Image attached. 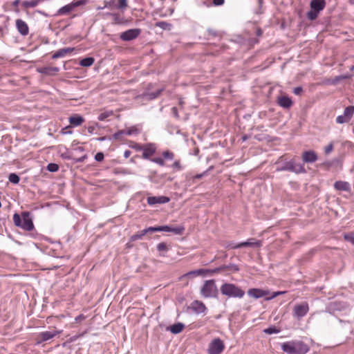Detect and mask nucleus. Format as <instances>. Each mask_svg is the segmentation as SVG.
I'll list each match as a JSON object with an SVG mask.
<instances>
[{"label": "nucleus", "mask_w": 354, "mask_h": 354, "mask_svg": "<svg viewBox=\"0 0 354 354\" xmlns=\"http://www.w3.org/2000/svg\"><path fill=\"white\" fill-rule=\"evenodd\" d=\"M354 114V106H349L345 108L344 115L349 120H351Z\"/></svg>", "instance_id": "obj_29"}, {"label": "nucleus", "mask_w": 354, "mask_h": 354, "mask_svg": "<svg viewBox=\"0 0 354 354\" xmlns=\"http://www.w3.org/2000/svg\"><path fill=\"white\" fill-rule=\"evenodd\" d=\"M302 159L304 162L313 163L317 161V156L313 151H306L303 153Z\"/></svg>", "instance_id": "obj_16"}, {"label": "nucleus", "mask_w": 354, "mask_h": 354, "mask_svg": "<svg viewBox=\"0 0 354 354\" xmlns=\"http://www.w3.org/2000/svg\"><path fill=\"white\" fill-rule=\"evenodd\" d=\"M282 351L288 354H306L309 351V346L299 340L284 342L281 344Z\"/></svg>", "instance_id": "obj_1"}, {"label": "nucleus", "mask_w": 354, "mask_h": 354, "mask_svg": "<svg viewBox=\"0 0 354 354\" xmlns=\"http://www.w3.org/2000/svg\"><path fill=\"white\" fill-rule=\"evenodd\" d=\"M59 71L58 67H42L38 69V72L46 75H53Z\"/></svg>", "instance_id": "obj_22"}, {"label": "nucleus", "mask_w": 354, "mask_h": 354, "mask_svg": "<svg viewBox=\"0 0 354 354\" xmlns=\"http://www.w3.org/2000/svg\"><path fill=\"white\" fill-rule=\"evenodd\" d=\"M318 12L310 9V10L308 11L307 13V17L308 19L313 21L315 20L318 17Z\"/></svg>", "instance_id": "obj_37"}, {"label": "nucleus", "mask_w": 354, "mask_h": 354, "mask_svg": "<svg viewBox=\"0 0 354 354\" xmlns=\"http://www.w3.org/2000/svg\"><path fill=\"white\" fill-rule=\"evenodd\" d=\"M85 158H86V156H84L83 157L78 158L76 161L78 162H83Z\"/></svg>", "instance_id": "obj_62"}, {"label": "nucleus", "mask_w": 354, "mask_h": 354, "mask_svg": "<svg viewBox=\"0 0 354 354\" xmlns=\"http://www.w3.org/2000/svg\"><path fill=\"white\" fill-rule=\"evenodd\" d=\"M59 331L54 330V331H44L39 334V337L41 342H46L48 341L54 337H55L57 335L59 334Z\"/></svg>", "instance_id": "obj_20"}, {"label": "nucleus", "mask_w": 354, "mask_h": 354, "mask_svg": "<svg viewBox=\"0 0 354 354\" xmlns=\"http://www.w3.org/2000/svg\"><path fill=\"white\" fill-rule=\"evenodd\" d=\"M113 115V111H104L98 115L100 121H104L107 118Z\"/></svg>", "instance_id": "obj_36"}, {"label": "nucleus", "mask_w": 354, "mask_h": 354, "mask_svg": "<svg viewBox=\"0 0 354 354\" xmlns=\"http://www.w3.org/2000/svg\"><path fill=\"white\" fill-rule=\"evenodd\" d=\"M150 160L151 162H155V163L159 165L160 166H164L165 165V161L160 157L151 158Z\"/></svg>", "instance_id": "obj_42"}, {"label": "nucleus", "mask_w": 354, "mask_h": 354, "mask_svg": "<svg viewBox=\"0 0 354 354\" xmlns=\"http://www.w3.org/2000/svg\"><path fill=\"white\" fill-rule=\"evenodd\" d=\"M110 16L113 17V24H122L124 22V19L118 13L110 14Z\"/></svg>", "instance_id": "obj_31"}, {"label": "nucleus", "mask_w": 354, "mask_h": 354, "mask_svg": "<svg viewBox=\"0 0 354 354\" xmlns=\"http://www.w3.org/2000/svg\"><path fill=\"white\" fill-rule=\"evenodd\" d=\"M162 89L158 90L156 93H150L148 94L149 99L156 98L161 93Z\"/></svg>", "instance_id": "obj_50"}, {"label": "nucleus", "mask_w": 354, "mask_h": 354, "mask_svg": "<svg viewBox=\"0 0 354 354\" xmlns=\"http://www.w3.org/2000/svg\"><path fill=\"white\" fill-rule=\"evenodd\" d=\"M84 121V118L78 115H75L69 118L70 124L74 127H78L81 125Z\"/></svg>", "instance_id": "obj_24"}, {"label": "nucleus", "mask_w": 354, "mask_h": 354, "mask_svg": "<svg viewBox=\"0 0 354 354\" xmlns=\"http://www.w3.org/2000/svg\"><path fill=\"white\" fill-rule=\"evenodd\" d=\"M156 26L159 27L163 30H170L171 24L167 23L166 21H158L156 22Z\"/></svg>", "instance_id": "obj_34"}, {"label": "nucleus", "mask_w": 354, "mask_h": 354, "mask_svg": "<svg viewBox=\"0 0 354 354\" xmlns=\"http://www.w3.org/2000/svg\"><path fill=\"white\" fill-rule=\"evenodd\" d=\"M205 174H206V172H203L202 174H197L194 176V178H197V179L201 178L202 177H203L205 176Z\"/></svg>", "instance_id": "obj_58"}, {"label": "nucleus", "mask_w": 354, "mask_h": 354, "mask_svg": "<svg viewBox=\"0 0 354 354\" xmlns=\"http://www.w3.org/2000/svg\"><path fill=\"white\" fill-rule=\"evenodd\" d=\"M129 147L133 149H135L136 151H142V149H143V145H140V144H138V143H136V142H131L130 145H129Z\"/></svg>", "instance_id": "obj_40"}, {"label": "nucleus", "mask_w": 354, "mask_h": 354, "mask_svg": "<svg viewBox=\"0 0 354 354\" xmlns=\"http://www.w3.org/2000/svg\"><path fill=\"white\" fill-rule=\"evenodd\" d=\"M123 134H124V130L119 131L116 132L115 133H114L113 138L115 139H119L120 138V136Z\"/></svg>", "instance_id": "obj_52"}, {"label": "nucleus", "mask_w": 354, "mask_h": 354, "mask_svg": "<svg viewBox=\"0 0 354 354\" xmlns=\"http://www.w3.org/2000/svg\"><path fill=\"white\" fill-rule=\"evenodd\" d=\"M233 268H234V270H236V271L239 270V268H237L236 266H233Z\"/></svg>", "instance_id": "obj_63"}, {"label": "nucleus", "mask_w": 354, "mask_h": 354, "mask_svg": "<svg viewBox=\"0 0 354 354\" xmlns=\"http://www.w3.org/2000/svg\"><path fill=\"white\" fill-rule=\"evenodd\" d=\"M140 131L136 127H131L127 129H124V134L127 136H131L133 134H138Z\"/></svg>", "instance_id": "obj_32"}, {"label": "nucleus", "mask_w": 354, "mask_h": 354, "mask_svg": "<svg viewBox=\"0 0 354 354\" xmlns=\"http://www.w3.org/2000/svg\"><path fill=\"white\" fill-rule=\"evenodd\" d=\"M261 243L259 241H252L251 240H248L244 242H241L238 244L232 243L230 245V248L231 249H237L242 247H260Z\"/></svg>", "instance_id": "obj_12"}, {"label": "nucleus", "mask_w": 354, "mask_h": 354, "mask_svg": "<svg viewBox=\"0 0 354 354\" xmlns=\"http://www.w3.org/2000/svg\"><path fill=\"white\" fill-rule=\"evenodd\" d=\"M278 104L283 108H290L292 104V100L287 96H280L277 99Z\"/></svg>", "instance_id": "obj_21"}, {"label": "nucleus", "mask_w": 354, "mask_h": 354, "mask_svg": "<svg viewBox=\"0 0 354 354\" xmlns=\"http://www.w3.org/2000/svg\"><path fill=\"white\" fill-rule=\"evenodd\" d=\"M309 306L308 303L302 302L297 304L293 308V316L299 319L304 317L308 312Z\"/></svg>", "instance_id": "obj_7"}, {"label": "nucleus", "mask_w": 354, "mask_h": 354, "mask_svg": "<svg viewBox=\"0 0 354 354\" xmlns=\"http://www.w3.org/2000/svg\"><path fill=\"white\" fill-rule=\"evenodd\" d=\"M224 269L223 267H220L215 268L214 270H205V269H198L196 270H192L185 274L183 277H194L199 275H205L207 274H213L216 272H218Z\"/></svg>", "instance_id": "obj_8"}, {"label": "nucleus", "mask_w": 354, "mask_h": 354, "mask_svg": "<svg viewBox=\"0 0 354 354\" xmlns=\"http://www.w3.org/2000/svg\"><path fill=\"white\" fill-rule=\"evenodd\" d=\"M334 187L337 190L346 191L347 192V191H349L351 186H350V184L348 182L337 181L334 184Z\"/></svg>", "instance_id": "obj_23"}, {"label": "nucleus", "mask_w": 354, "mask_h": 354, "mask_svg": "<svg viewBox=\"0 0 354 354\" xmlns=\"http://www.w3.org/2000/svg\"><path fill=\"white\" fill-rule=\"evenodd\" d=\"M162 156L165 159L172 160L174 157V154L171 151H165L162 153Z\"/></svg>", "instance_id": "obj_44"}, {"label": "nucleus", "mask_w": 354, "mask_h": 354, "mask_svg": "<svg viewBox=\"0 0 354 354\" xmlns=\"http://www.w3.org/2000/svg\"><path fill=\"white\" fill-rule=\"evenodd\" d=\"M131 155V151L129 150H126L124 153V157L125 158H128Z\"/></svg>", "instance_id": "obj_56"}, {"label": "nucleus", "mask_w": 354, "mask_h": 354, "mask_svg": "<svg viewBox=\"0 0 354 354\" xmlns=\"http://www.w3.org/2000/svg\"><path fill=\"white\" fill-rule=\"evenodd\" d=\"M21 216L22 218L17 213L13 215L15 225L24 230L31 231L34 228V225L30 213L28 212H24Z\"/></svg>", "instance_id": "obj_2"}, {"label": "nucleus", "mask_w": 354, "mask_h": 354, "mask_svg": "<svg viewBox=\"0 0 354 354\" xmlns=\"http://www.w3.org/2000/svg\"><path fill=\"white\" fill-rule=\"evenodd\" d=\"M157 250L158 251H167V246L166 243L162 242L157 245Z\"/></svg>", "instance_id": "obj_48"}, {"label": "nucleus", "mask_w": 354, "mask_h": 354, "mask_svg": "<svg viewBox=\"0 0 354 354\" xmlns=\"http://www.w3.org/2000/svg\"><path fill=\"white\" fill-rule=\"evenodd\" d=\"M147 203L150 205L156 204H165L169 201V198L164 196H149L147 198Z\"/></svg>", "instance_id": "obj_11"}, {"label": "nucleus", "mask_w": 354, "mask_h": 354, "mask_svg": "<svg viewBox=\"0 0 354 354\" xmlns=\"http://www.w3.org/2000/svg\"><path fill=\"white\" fill-rule=\"evenodd\" d=\"M104 156L102 152H98L95 156V160L97 162H101L104 160Z\"/></svg>", "instance_id": "obj_49"}, {"label": "nucleus", "mask_w": 354, "mask_h": 354, "mask_svg": "<svg viewBox=\"0 0 354 354\" xmlns=\"http://www.w3.org/2000/svg\"><path fill=\"white\" fill-rule=\"evenodd\" d=\"M344 238L346 241L351 242L354 245V235L353 233H347L344 235Z\"/></svg>", "instance_id": "obj_43"}, {"label": "nucleus", "mask_w": 354, "mask_h": 354, "mask_svg": "<svg viewBox=\"0 0 354 354\" xmlns=\"http://www.w3.org/2000/svg\"><path fill=\"white\" fill-rule=\"evenodd\" d=\"M141 30L139 28L129 29L127 31L122 32L120 35V38L122 41H131L137 38L140 34Z\"/></svg>", "instance_id": "obj_9"}, {"label": "nucleus", "mask_w": 354, "mask_h": 354, "mask_svg": "<svg viewBox=\"0 0 354 354\" xmlns=\"http://www.w3.org/2000/svg\"><path fill=\"white\" fill-rule=\"evenodd\" d=\"M349 119H348L344 114L341 115H338L336 118V122L338 124H344L349 122Z\"/></svg>", "instance_id": "obj_39"}, {"label": "nucleus", "mask_w": 354, "mask_h": 354, "mask_svg": "<svg viewBox=\"0 0 354 354\" xmlns=\"http://www.w3.org/2000/svg\"><path fill=\"white\" fill-rule=\"evenodd\" d=\"M74 50H75V48H71V47L64 48L59 49V50L56 51L52 55V58L55 59L65 57L66 55L73 52Z\"/></svg>", "instance_id": "obj_19"}, {"label": "nucleus", "mask_w": 354, "mask_h": 354, "mask_svg": "<svg viewBox=\"0 0 354 354\" xmlns=\"http://www.w3.org/2000/svg\"><path fill=\"white\" fill-rule=\"evenodd\" d=\"M159 232V227H149L144 230V233L147 234L149 232Z\"/></svg>", "instance_id": "obj_47"}, {"label": "nucleus", "mask_w": 354, "mask_h": 354, "mask_svg": "<svg viewBox=\"0 0 354 354\" xmlns=\"http://www.w3.org/2000/svg\"><path fill=\"white\" fill-rule=\"evenodd\" d=\"M47 169L48 171L51 172L57 171L59 169V167L57 164L55 163H50L47 166Z\"/></svg>", "instance_id": "obj_45"}, {"label": "nucleus", "mask_w": 354, "mask_h": 354, "mask_svg": "<svg viewBox=\"0 0 354 354\" xmlns=\"http://www.w3.org/2000/svg\"><path fill=\"white\" fill-rule=\"evenodd\" d=\"M268 294V292L266 290H263L259 288H251L248 290V295L253 298L259 299L266 296Z\"/></svg>", "instance_id": "obj_17"}, {"label": "nucleus", "mask_w": 354, "mask_h": 354, "mask_svg": "<svg viewBox=\"0 0 354 354\" xmlns=\"http://www.w3.org/2000/svg\"><path fill=\"white\" fill-rule=\"evenodd\" d=\"M84 318V317L82 315L77 316L76 318H75V321L76 322H79L80 320H82Z\"/></svg>", "instance_id": "obj_60"}, {"label": "nucleus", "mask_w": 354, "mask_h": 354, "mask_svg": "<svg viewBox=\"0 0 354 354\" xmlns=\"http://www.w3.org/2000/svg\"><path fill=\"white\" fill-rule=\"evenodd\" d=\"M87 0H78L73 1L71 3H68L62 8H60L56 12L55 16H64L68 15L72 12L75 8L85 5L87 3Z\"/></svg>", "instance_id": "obj_5"}, {"label": "nucleus", "mask_w": 354, "mask_h": 354, "mask_svg": "<svg viewBox=\"0 0 354 354\" xmlns=\"http://www.w3.org/2000/svg\"><path fill=\"white\" fill-rule=\"evenodd\" d=\"M94 58L93 57H86L82 59L80 62V65L84 67L91 66L94 63Z\"/></svg>", "instance_id": "obj_28"}, {"label": "nucleus", "mask_w": 354, "mask_h": 354, "mask_svg": "<svg viewBox=\"0 0 354 354\" xmlns=\"http://www.w3.org/2000/svg\"><path fill=\"white\" fill-rule=\"evenodd\" d=\"M201 295L206 298L216 297L218 289L213 279L205 281L201 289Z\"/></svg>", "instance_id": "obj_4"}, {"label": "nucleus", "mask_w": 354, "mask_h": 354, "mask_svg": "<svg viewBox=\"0 0 354 354\" xmlns=\"http://www.w3.org/2000/svg\"><path fill=\"white\" fill-rule=\"evenodd\" d=\"M41 2L40 0H30V1H24L22 2V6L25 9H28L30 8H35L36 7L39 3Z\"/></svg>", "instance_id": "obj_27"}, {"label": "nucleus", "mask_w": 354, "mask_h": 354, "mask_svg": "<svg viewBox=\"0 0 354 354\" xmlns=\"http://www.w3.org/2000/svg\"><path fill=\"white\" fill-rule=\"evenodd\" d=\"M326 6L325 0H312L310 3V9L318 12L324 10Z\"/></svg>", "instance_id": "obj_18"}, {"label": "nucleus", "mask_w": 354, "mask_h": 354, "mask_svg": "<svg viewBox=\"0 0 354 354\" xmlns=\"http://www.w3.org/2000/svg\"><path fill=\"white\" fill-rule=\"evenodd\" d=\"M159 232H174L176 234H180L185 228L183 226L172 227L168 225L158 226Z\"/></svg>", "instance_id": "obj_15"}, {"label": "nucleus", "mask_w": 354, "mask_h": 354, "mask_svg": "<svg viewBox=\"0 0 354 354\" xmlns=\"http://www.w3.org/2000/svg\"><path fill=\"white\" fill-rule=\"evenodd\" d=\"M333 149V142H330V144H328L326 147H325V149H324V151L326 154H328L329 153H330Z\"/></svg>", "instance_id": "obj_51"}, {"label": "nucleus", "mask_w": 354, "mask_h": 354, "mask_svg": "<svg viewBox=\"0 0 354 354\" xmlns=\"http://www.w3.org/2000/svg\"><path fill=\"white\" fill-rule=\"evenodd\" d=\"M213 3L215 6H221L224 3V0H213Z\"/></svg>", "instance_id": "obj_55"}, {"label": "nucleus", "mask_w": 354, "mask_h": 354, "mask_svg": "<svg viewBox=\"0 0 354 354\" xmlns=\"http://www.w3.org/2000/svg\"><path fill=\"white\" fill-rule=\"evenodd\" d=\"M110 14H112L111 12H107L106 14H104V16H110Z\"/></svg>", "instance_id": "obj_64"}, {"label": "nucleus", "mask_w": 354, "mask_h": 354, "mask_svg": "<svg viewBox=\"0 0 354 354\" xmlns=\"http://www.w3.org/2000/svg\"><path fill=\"white\" fill-rule=\"evenodd\" d=\"M127 6V0H118V4L115 6L116 8L120 10H124Z\"/></svg>", "instance_id": "obj_33"}, {"label": "nucleus", "mask_w": 354, "mask_h": 354, "mask_svg": "<svg viewBox=\"0 0 354 354\" xmlns=\"http://www.w3.org/2000/svg\"><path fill=\"white\" fill-rule=\"evenodd\" d=\"M220 290L222 295L227 297L242 298L245 295V292L234 283H225L221 286Z\"/></svg>", "instance_id": "obj_3"}, {"label": "nucleus", "mask_w": 354, "mask_h": 354, "mask_svg": "<svg viewBox=\"0 0 354 354\" xmlns=\"http://www.w3.org/2000/svg\"><path fill=\"white\" fill-rule=\"evenodd\" d=\"M8 180L13 184H17L19 182L20 178L16 174L12 173L9 175Z\"/></svg>", "instance_id": "obj_35"}, {"label": "nucleus", "mask_w": 354, "mask_h": 354, "mask_svg": "<svg viewBox=\"0 0 354 354\" xmlns=\"http://www.w3.org/2000/svg\"><path fill=\"white\" fill-rule=\"evenodd\" d=\"M115 0H109V1H104V6L103 8H113L115 7Z\"/></svg>", "instance_id": "obj_41"}, {"label": "nucleus", "mask_w": 354, "mask_h": 354, "mask_svg": "<svg viewBox=\"0 0 354 354\" xmlns=\"http://www.w3.org/2000/svg\"><path fill=\"white\" fill-rule=\"evenodd\" d=\"M302 91H303L302 88L299 86V87L295 88L293 92L295 95H300L301 93L302 92Z\"/></svg>", "instance_id": "obj_53"}, {"label": "nucleus", "mask_w": 354, "mask_h": 354, "mask_svg": "<svg viewBox=\"0 0 354 354\" xmlns=\"http://www.w3.org/2000/svg\"><path fill=\"white\" fill-rule=\"evenodd\" d=\"M16 27L18 32L23 36H26L29 32V28L27 24L22 19L16 20Z\"/></svg>", "instance_id": "obj_13"}, {"label": "nucleus", "mask_w": 354, "mask_h": 354, "mask_svg": "<svg viewBox=\"0 0 354 354\" xmlns=\"http://www.w3.org/2000/svg\"><path fill=\"white\" fill-rule=\"evenodd\" d=\"M282 293H283L282 292H275L273 293V295L270 297H269V299H273Z\"/></svg>", "instance_id": "obj_57"}, {"label": "nucleus", "mask_w": 354, "mask_h": 354, "mask_svg": "<svg viewBox=\"0 0 354 354\" xmlns=\"http://www.w3.org/2000/svg\"><path fill=\"white\" fill-rule=\"evenodd\" d=\"M20 1L19 0H15L12 2V6H15V7H17L18 6L19 3Z\"/></svg>", "instance_id": "obj_61"}, {"label": "nucleus", "mask_w": 354, "mask_h": 354, "mask_svg": "<svg viewBox=\"0 0 354 354\" xmlns=\"http://www.w3.org/2000/svg\"><path fill=\"white\" fill-rule=\"evenodd\" d=\"M185 325L182 323H177L171 325L169 327V330L173 334H178L184 329Z\"/></svg>", "instance_id": "obj_26"}, {"label": "nucleus", "mask_w": 354, "mask_h": 354, "mask_svg": "<svg viewBox=\"0 0 354 354\" xmlns=\"http://www.w3.org/2000/svg\"><path fill=\"white\" fill-rule=\"evenodd\" d=\"M156 145L154 143H147L143 145L142 158L146 160H150L151 157L156 153Z\"/></svg>", "instance_id": "obj_10"}, {"label": "nucleus", "mask_w": 354, "mask_h": 354, "mask_svg": "<svg viewBox=\"0 0 354 354\" xmlns=\"http://www.w3.org/2000/svg\"><path fill=\"white\" fill-rule=\"evenodd\" d=\"M173 167L174 168L178 169V170H180L181 169V167H180V161L179 160H176L174 162V164H173Z\"/></svg>", "instance_id": "obj_54"}, {"label": "nucleus", "mask_w": 354, "mask_h": 354, "mask_svg": "<svg viewBox=\"0 0 354 354\" xmlns=\"http://www.w3.org/2000/svg\"><path fill=\"white\" fill-rule=\"evenodd\" d=\"M225 345L220 338L214 339L209 344V354H220L224 350Z\"/></svg>", "instance_id": "obj_6"}, {"label": "nucleus", "mask_w": 354, "mask_h": 354, "mask_svg": "<svg viewBox=\"0 0 354 354\" xmlns=\"http://www.w3.org/2000/svg\"><path fill=\"white\" fill-rule=\"evenodd\" d=\"M191 309L197 314L205 313L207 308L205 305L199 301H194L191 304Z\"/></svg>", "instance_id": "obj_14"}, {"label": "nucleus", "mask_w": 354, "mask_h": 354, "mask_svg": "<svg viewBox=\"0 0 354 354\" xmlns=\"http://www.w3.org/2000/svg\"><path fill=\"white\" fill-rule=\"evenodd\" d=\"M277 171H289L292 172V161L285 162L283 165L277 167Z\"/></svg>", "instance_id": "obj_30"}, {"label": "nucleus", "mask_w": 354, "mask_h": 354, "mask_svg": "<svg viewBox=\"0 0 354 354\" xmlns=\"http://www.w3.org/2000/svg\"><path fill=\"white\" fill-rule=\"evenodd\" d=\"M279 330L277 329L275 327H270L264 330V333L266 334H274V333H278Z\"/></svg>", "instance_id": "obj_46"}, {"label": "nucleus", "mask_w": 354, "mask_h": 354, "mask_svg": "<svg viewBox=\"0 0 354 354\" xmlns=\"http://www.w3.org/2000/svg\"><path fill=\"white\" fill-rule=\"evenodd\" d=\"M171 111H172V112H173V113H174V115L175 116H176V117H178V111H177V109H176V107H173V108L171 109Z\"/></svg>", "instance_id": "obj_59"}, {"label": "nucleus", "mask_w": 354, "mask_h": 354, "mask_svg": "<svg viewBox=\"0 0 354 354\" xmlns=\"http://www.w3.org/2000/svg\"><path fill=\"white\" fill-rule=\"evenodd\" d=\"M146 234L144 233V230L138 232V233L133 234L131 236V241H135L138 239H141Z\"/></svg>", "instance_id": "obj_38"}, {"label": "nucleus", "mask_w": 354, "mask_h": 354, "mask_svg": "<svg viewBox=\"0 0 354 354\" xmlns=\"http://www.w3.org/2000/svg\"><path fill=\"white\" fill-rule=\"evenodd\" d=\"M292 172L296 174L305 173L306 170L304 165L301 163H296L294 161H292Z\"/></svg>", "instance_id": "obj_25"}]
</instances>
